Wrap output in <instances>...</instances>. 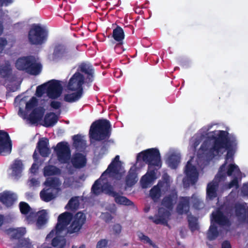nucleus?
<instances>
[{"label":"nucleus","instance_id":"59","mask_svg":"<svg viewBox=\"0 0 248 248\" xmlns=\"http://www.w3.org/2000/svg\"><path fill=\"white\" fill-rule=\"evenodd\" d=\"M108 242L106 239H101L97 243L96 248H105L108 246Z\"/></svg>","mask_w":248,"mask_h":248},{"label":"nucleus","instance_id":"43","mask_svg":"<svg viewBox=\"0 0 248 248\" xmlns=\"http://www.w3.org/2000/svg\"><path fill=\"white\" fill-rule=\"evenodd\" d=\"M187 221L189 228L191 232H194L199 229L198 219L196 217L192 215H188Z\"/></svg>","mask_w":248,"mask_h":248},{"label":"nucleus","instance_id":"31","mask_svg":"<svg viewBox=\"0 0 248 248\" xmlns=\"http://www.w3.org/2000/svg\"><path fill=\"white\" fill-rule=\"evenodd\" d=\"M125 184L128 187L134 186L138 181V175L135 169L130 168L125 177Z\"/></svg>","mask_w":248,"mask_h":248},{"label":"nucleus","instance_id":"29","mask_svg":"<svg viewBox=\"0 0 248 248\" xmlns=\"http://www.w3.org/2000/svg\"><path fill=\"white\" fill-rule=\"evenodd\" d=\"M58 117L54 112L47 113L44 119L43 125L46 127H50L54 126L58 122Z\"/></svg>","mask_w":248,"mask_h":248},{"label":"nucleus","instance_id":"21","mask_svg":"<svg viewBox=\"0 0 248 248\" xmlns=\"http://www.w3.org/2000/svg\"><path fill=\"white\" fill-rule=\"evenodd\" d=\"M73 166L76 169H81L85 167L87 163L86 156L80 153H75L71 160Z\"/></svg>","mask_w":248,"mask_h":248},{"label":"nucleus","instance_id":"39","mask_svg":"<svg viewBox=\"0 0 248 248\" xmlns=\"http://www.w3.org/2000/svg\"><path fill=\"white\" fill-rule=\"evenodd\" d=\"M11 233V237L14 239H20L26 233L25 228H18L17 229H9Z\"/></svg>","mask_w":248,"mask_h":248},{"label":"nucleus","instance_id":"53","mask_svg":"<svg viewBox=\"0 0 248 248\" xmlns=\"http://www.w3.org/2000/svg\"><path fill=\"white\" fill-rule=\"evenodd\" d=\"M37 212L30 211L26 217V220L29 224H32L36 221Z\"/></svg>","mask_w":248,"mask_h":248},{"label":"nucleus","instance_id":"47","mask_svg":"<svg viewBox=\"0 0 248 248\" xmlns=\"http://www.w3.org/2000/svg\"><path fill=\"white\" fill-rule=\"evenodd\" d=\"M102 192L106 194L114 197L117 196L118 193L114 191L113 186L107 183L102 186Z\"/></svg>","mask_w":248,"mask_h":248},{"label":"nucleus","instance_id":"13","mask_svg":"<svg viewBox=\"0 0 248 248\" xmlns=\"http://www.w3.org/2000/svg\"><path fill=\"white\" fill-rule=\"evenodd\" d=\"M170 216L169 211L164 208H159L158 213L154 217L150 216L149 218L155 224H162L168 226V219Z\"/></svg>","mask_w":248,"mask_h":248},{"label":"nucleus","instance_id":"3","mask_svg":"<svg viewBox=\"0 0 248 248\" xmlns=\"http://www.w3.org/2000/svg\"><path fill=\"white\" fill-rule=\"evenodd\" d=\"M141 159L148 165V168H155V167H157V169H159L161 167V155L157 148L148 149L139 153L137 160L139 161Z\"/></svg>","mask_w":248,"mask_h":248},{"label":"nucleus","instance_id":"22","mask_svg":"<svg viewBox=\"0 0 248 248\" xmlns=\"http://www.w3.org/2000/svg\"><path fill=\"white\" fill-rule=\"evenodd\" d=\"M49 142L47 138L40 139L37 145V148L40 155L43 157H47L50 154V150L48 147Z\"/></svg>","mask_w":248,"mask_h":248},{"label":"nucleus","instance_id":"23","mask_svg":"<svg viewBox=\"0 0 248 248\" xmlns=\"http://www.w3.org/2000/svg\"><path fill=\"white\" fill-rule=\"evenodd\" d=\"M112 36L118 43L115 46V49L117 51L118 48L121 47L125 35L123 29L119 26H117L113 30Z\"/></svg>","mask_w":248,"mask_h":248},{"label":"nucleus","instance_id":"6","mask_svg":"<svg viewBox=\"0 0 248 248\" xmlns=\"http://www.w3.org/2000/svg\"><path fill=\"white\" fill-rule=\"evenodd\" d=\"M52 54L53 60H64L67 61L71 59L74 54L65 46L62 44H57L55 46Z\"/></svg>","mask_w":248,"mask_h":248},{"label":"nucleus","instance_id":"20","mask_svg":"<svg viewBox=\"0 0 248 248\" xmlns=\"http://www.w3.org/2000/svg\"><path fill=\"white\" fill-rule=\"evenodd\" d=\"M34 56L30 55L18 58L15 63L16 67L19 70L26 72Z\"/></svg>","mask_w":248,"mask_h":248},{"label":"nucleus","instance_id":"5","mask_svg":"<svg viewBox=\"0 0 248 248\" xmlns=\"http://www.w3.org/2000/svg\"><path fill=\"white\" fill-rule=\"evenodd\" d=\"M226 165L227 162L225 161L219 167L218 171L215 176V179L218 181H224L227 176H231L241 172L239 167L236 165L230 164L227 168Z\"/></svg>","mask_w":248,"mask_h":248},{"label":"nucleus","instance_id":"16","mask_svg":"<svg viewBox=\"0 0 248 248\" xmlns=\"http://www.w3.org/2000/svg\"><path fill=\"white\" fill-rule=\"evenodd\" d=\"M211 216V223H216L220 226H229L230 225L229 218L220 210L213 212Z\"/></svg>","mask_w":248,"mask_h":248},{"label":"nucleus","instance_id":"48","mask_svg":"<svg viewBox=\"0 0 248 248\" xmlns=\"http://www.w3.org/2000/svg\"><path fill=\"white\" fill-rule=\"evenodd\" d=\"M79 207V202L75 198H72L65 206V209L74 211L77 210Z\"/></svg>","mask_w":248,"mask_h":248},{"label":"nucleus","instance_id":"8","mask_svg":"<svg viewBox=\"0 0 248 248\" xmlns=\"http://www.w3.org/2000/svg\"><path fill=\"white\" fill-rule=\"evenodd\" d=\"M86 220L84 213L78 212L73 217V221L67 229V233L72 234L78 232L82 228Z\"/></svg>","mask_w":248,"mask_h":248},{"label":"nucleus","instance_id":"60","mask_svg":"<svg viewBox=\"0 0 248 248\" xmlns=\"http://www.w3.org/2000/svg\"><path fill=\"white\" fill-rule=\"evenodd\" d=\"M7 44V41L6 38L0 37V52H1L4 49L5 46Z\"/></svg>","mask_w":248,"mask_h":248},{"label":"nucleus","instance_id":"10","mask_svg":"<svg viewBox=\"0 0 248 248\" xmlns=\"http://www.w3.org/2000/svg\"><path fill=\"white\" fill-rule=\"evenodd\" d=\"M56 152L58 160L62 163H66L70 159L71 151L67 143L59 142L54 149Z\"/></svg>","mask_w":248,"mask_h":248},{"label":"nucleus","instance_id":"35","mask_svg":"<svg viewBox=\"0 0 248 248\" xmlns=\"http://www.w3.org/2000/svg\"><path fill=\"white\" fill-rule=\"evenodd\" d=\"M12 73V69L9 64L0 66V77L4 79L9 78Z\"/></svg>","mask_w":248,"mask_h":248},{"label":"nucleus","instance_id":"4","mask_svg":"<svg viewBox=\"0 0 248 248\" xmlns=\"http://www.w3.org/2000/svg\"><path fill=\"white\" fill-rule=\"evenodd\" d=\"M47 37V31L38 24H33L28 32V41L31 45L41 46L46 42Z\"/></svg>","mask_w":248,"mask_h":248},{"label":"nucleus","instance_id":"56","mask_svg":"<svg viewBox=\"0 0 248 248\" xmlns=\"http://www.w3.org/2000/svg\"><path fill=\"white\" fill-rule=\"evenodd\" d=\"M37 105V99L35 97H32L26 104V108L27 110H31L34 108Z\"/></svg>","mask_w":248,"mask_h":248},{"label":"nucleus","instance_id":"11","mask_svg":"<svg viewBox=\"0 0 248 248\" xmlns=\"http://www.w3.org/2000/svg\"><path fill=\"white\" fill-rule=\"evenodd\" d=\"M47 83V95L51 99L59 97L62 91V87L60 81L55 79L49 81Z\"/></svg>","mask_w":248,"mask_h":248},{"label":"nucleus","instance_id":"26","mask_svg":"<svg viewBox=\"0 0 248 248\" xmlns=\"http://www.w3.org/2000/svg\"><path fill=\"white\" fill-rule=\"evenodd\" d=\"M120 156L118 155L115 156L111 162L108 165L107 169L102 174L101 177H103L104 176L109 174L111 172L114 173H117L119 170L117 169L118 166L121 163L120 160Z\"/></svg>","mask_w":248,"mask_h":248},{"label":"nucleus","instance_id":"57","mask_svg":"<svg viewBox=\"0 0 248 248\" xmlns=\"http://www.w3.org/2000/svg\"><path fill=\"white\" fill-rule=\"evenodd\" d=\"M139 239L141 241H143L144 243H148L150 246L152 245L153 243V241L150 239V238L145 235H144L143 233L140 232L138 235Z\"/></svg>","mask_w":248,"mask_h":248},{"label":"nucleus","instance_id":"1","mask_svg":"<svg viewBox=\"0 0 248 248\" xmlns=\"http://www.w3.org/2000/svg\"><path fill=\"white\" fill-rule=\"evenodd\" d=\"M213 145L209 150V152L215 157L221 152V150L225 149L227 153L225 156V161L230 159L233 160V148H236L237 144L236 137L233 135L229 136V133L226 131L220 130L217 137H213Z\"/></svg>","mask_w":248,"mask_h":248},{"label":"nucleus","instance_id":"2","mask_svg":"<svg viewBox=\"0 0 248 248\" xmlns=\"http://www.w3.org/2000/svg\"><path fill=\"white\" fill-rule=\"evenodd\" d=\"M111 133L110 122L107 119H99L92 124L89 130V137L96 141H101L108 139Z\"/></svg>","mask_w":248,"mask_h":248},{"label":"nucleus","instance_id":"9","mask_svg":"<svg viewBox=\"0 0 248 248\" xmlns=\"http://www.w3.org/2000/svg\"><path fill=\"white\" fill-rule=\"evenodd\" d=\"M12 143L9 134L0 130V155L6 156L11 153Z\"/></svg>","mask_w":248,"mask_h":248},{"label":"nucleus","instance_id":"52","mask_svg":"<svg viewBox=\"0 0 248 248\" xmlns=\"http://www.w3.org/2000/svg\"><path fill=\"white\" fill-rule=\"evenodd\" d=\"M19 206L20 212L24 215H27L31 210L30 205L25 202H20Z\"/></svg>","mask_w":248,"mask_h":248},{"label":"nucleus","instance_id":"36","mask_svg":"<svg viewBox=\"0 0 248 248\" xmlns=\"http://www.w3.org/2000/svg\"><path fill=\"white\" fill-rule=\"evenodd\" d=\"M46 186L49 187L48 188L59 190V187L61 185V183L59 179L54 177L47 178L45 182Z\"/></svg>","mask_w":248,"mask_h":248},{"label":"nucleus","instance_id":"44","mask_svg":"<svg viewBox=\"0 0 248 248\" xmlns=\"http://www.w3.org/2000/svg\"><path fill=\"white\" fill-rule=\"evenodd\" d=\"M23 170V164L20 160H16L13 164L12 170L13 174L18 176L21 173Z\"/></svg>","mask_w":248,"mask_h":248},{"label":"nucleus","instance_id":"28","mask_svg":"<svg viewBox=\"0 0 248 248\" xmlns=\"http://www.w3.org/2000/svg\"><path fill=\"white\" fill-rule=\"evenodd\" d=\"M42 68L41 64L39 62H37L34 57L26 72L31 75L36 76L40 73Z\"/></svg>","mask_w":248,"mask_h":248},{"label":"nucleus","instance_id":"7","mask_svg":"<svg viewBox=\"0 0 248 248\" xmlns=\"http://www.w3.org/2000/svg\"><path fill=\"white\" fill-rule=\"evenodd\" d=\"M84 76L76 72L70 78L67 85V89L71 91H81L83 93V85L84 83Z\"/></svg>","mask_w":248,"mask_h":248},{"label":"nucleus","instance_id":"50","mask_svg":"<svg viewBox=\"0 0 248 248\" xmlns=\"http://www.w3.org/2000/svg\"><path fill=\"white\" fill-rule=\"evenodd\" d=\"M101 184L99 179L95 181L92 186V192L96 195H98L102 192V186L101 187Z\"/></svg>","mask_w":248,"mask_h":248},{"label":"nucleus","instance_id":"61","mask_svg":"<svg viewBox=\"0 0 248 248\" xmlns=\"http://www.w3.org/2000/svg\"><path fill=\"white\" fill-rule=\"evenodd\" d=\"M50 106L54 109H58L61 107V103L60 102L57 101H52L50 104Z\"/></svg>","mask_w":248,"mask_h":248},{"label":"nucleus","instance_id":"58","mask_svg":"<svg viewBox=\"0 0 248 248\" xmlns=\"http://www.w3.org/2000/svg\"><path fill=\"white\" fill-rule=\"evenodd\" d=\"M204 205L203 202L200 200L195 198L193 201V206L196 209H201L203 208Z\"/></svg>","mask_w":248,"mask_h":248},{"label":"nucleus","instance_id":"64","mask_svg":"<svg viewBox=\"0 0 248 248\" xmlns=\"http://www.w3.org/2000/svg\"><path fill=\"white\" fill-rule=\"evenodd\" d=\"M102 215L103 216L104 220L106 222H108L110 221L113 218L112 216L109 213H107V212L104 213H103Z\"/></svg>","mask_w":248,"mask_h":248},{"label":"nucleus","instance_id":"33","mask_svg":"<svg viewBox=\"0 0 248 248\" xmlns=\"http://www.w3.org/2000/svg\"><path fill=\"white\" fill-rule=\"evenodd\" d=\"M71 93L65 94L64 95V101L68 103H73L79 100L82 96L83 93L81 91H75Z\"/></svg>","mask_w":248,"mask_h":248},{"label":"nucleus","instance_id":"41","mask_svg":"<svg viewBox=\"0 0 248 248\" xmlns=\"http://www.w3.org/2000/svg\"><path fill=\"white\" fill-rule=\"evenodd\" d=\"M60 172V169L53 165H48L44 168V175L45 176H50L58 174Z\"/></svg>","mask_w":248,"mask_h":248},{"label":"nucleus","instance_id":"15","mask_svg":"<svg viewBox=\"0 0 248 248\" xmlns=\"http://www.w3.org/2000/svg\"><path fill=\"white\" fill-rule=\"evenodd\" d=\"M234 210L235 216L239 219L240 222H245L246 220V213L248 210L246 203H235L233 206L231 207V210Z\"/></svg>","mask_w":248,"mask_h":248},{"label":"nucleus","instance_id":"42","mask_svg":"<svg viewBox=\"0 0 248 248\" xmlns=\"http://www.w3.org/2000/svg\"><path fill=\"white\" fill-rule=\"evenodd\" d=\"M218 234L219 232L217 226L214 223H211L207 233L208 240L212 241L216 239L218 236Z\"/></svg>","mask_w":248,"mask_h":248},{"label":"nucleus","instance_id":"62","mask_svg":"<svg viewBox=\"0 0 248 248\" xmlns=\"http://www.w3.org/2000/svg\"><path fill=\"white\" fill-rule=\"evenodd\" d=\"M113 231L115 234H120L122 231V226L119 224H116L113 227Z\"/></svg>","mask_w":248,"mask_h":248},{"label":"nucleus","instance_id":"19","mask_svg":"<svg viewBox=\"0 0 248 248\" xmlns=\"http://www.w3.org/2000/svg\"><path fill=\"white\" fill-rule=\"evenodd\" d=\"M158 169L148 168L147 173L143 176L141 180V182L143 187H146L148 185L156 179V172Z\"/></svg>","mask_w":248,"mask_h":248},{"label":"nucleus","instance_id":"37","mask_svg":"<svg viewBox=\"0 0 248 248\" xmlns=\"http://www.w3.org/2000/svg\"><path fill=\"white\" fill-rule=\"evenodd\" d=\"M41 200L45 202H49L55 198V195L50 191V188L43 189L40 193Z\"/></svg>","mask_w":248,"mask_h":248},{"label":"nucleus","instance_id":"55","mask_svg":"<svg viewBox=\"0 0 248 248\" xmlns=\"http://www.w3.org/2000/svg\"><path fill=\"white\" fill-rule=\"evenodd\" d=\"M226 186L228 189H231L232 187H234L235 189L238 188L239 185L238 177L234 176L231 182L226 185Z\"/></svg>","mask_w":248,"mask_h":248},{"label":"nucleus","instance_id":"24","mask_svg":"<svg viewBox=\"0 0 248 248\" xmlns=\"http://www.w3.org/2000/svg\"><path fill=\"white\" fill-rule=\"evenodd\" d=\"M44 113L45 109L43 107L36 108L30 114L29 120L32 124H36L42 119Z\"/></svg>","mask_w":248,"mask_h":248},{"label":"nucleus","instance_id":"18","mask_svg":"<svg viewBox=\"0 0 248 248\" xmlns=\"http://www.w3.org/2000/svg\"><path fill=\"white\" fill-rule=\"evenodd\" d=\"M220 182L218 181L215 178L212 182L208 184L206 187L207 199L209 200H213L217 197L219 183Z\"/></svg>","mask_w":248,"mask_h":248},{"label":"nucleus","instance_id":"63","mask_svg":"<svg viewBox=\"0 0 248 248\" xmlns=\"http://www.w3.org/2000/svg\"><path fill=\"white\" fill-rule=\"evenodd\" d=\"M241 193L244 196L248 197V183L244 184L241 189Z\"/></svg>","mask_w":248,"mask_h":248},{"label":"nucleus","instance_id":"38","mask_svg":"<svg viewBox=\"0 0 248 248\" xmlns=\"http://www.w3.org/2000/svg\"><path fill=\"white\" fill-rule=\"evenodd\" d=\"M162 179V181H159L158 182L157 186H158L163 191L166 192L170 189V177L168 174L164 175Z\"/></svg>","mask_w":248,"mask_h":248},{"label":"nucleus","instance_id":"14","mask_svg":"<svg viewBox=\"0 0 248 248\" xmlns=\"http://www.w3.org/2000/svg\"><path fill=\"white\" fill-rule=\"evenodd\" d=\"M190 197H180L176 208V212L180 215L187 214L189 212L190 207Z\"/></svg>","mask_w":248,"mask_h":248},{"label":"nucleus","instance_id":"46","mask_svg":"<svg viewBox=\"0 0 248 248\" xmlns=\"http://www.w3.org/2000/svg\"><path fill=\"white\" fill-rule=\"evenodd\" d=\"M66 241L65 239L61 236H56L53 238L51 245L54 247L58 248H63L65 245Z\"/></svg>","mask_w":248,"mask_h":248},{"label":"nucleus","instance_id":"45","mask_svg":"<svg viewBox=\"0 0 248 248\" xmlns=\"http://www.w3.org/2000/svg\"><path fill=\"white\" fill-rule=\"evenodd\" d=\"M114 198L115 202L117 204L128 206L134 204L133 202L126 197L120 196L118 193H117V196Z\"/></svg>","mask_w":248,"mask_h":248},{"label":"nucleus","instance_id":"40","mask_svg":"<svg viewBox=\"0 0 248 248\" xmlns=\"http://www.w3.org/2000/svg\"><path fill=\"white\" fill-rule=\"evenodd\" d=\"M161 195V190L158 186H154L150 191V196L151 199L155 202H157L160 199Z\"/></svg>","mask_w":248,"mask_h":248},{"label":"nucleus","instance_id":"49","mask_svg":"<svg viewBox=\"0 0 248 248\" xmlns=\"http://www.w3.org/2000/svg\"><path fill=\"white\" fill-rule=\"evenodd\" d=\"M73 144L76 148L82 147L85 145V141L82 140L80 135H75L73 137Z\"/></svg>","mask_w":248,"mask_h":248},{"label":"nucleus","instance_id":"27","mask_svg":"<svg viewBox=\"0 0 248 248\" xmlns=\"http://www.w3.org/2000/svg\"><path fill=\"white\" fill-rule=\"evenodd\" d=\"M16 200L14 194L9 191H4L0 194V202L7 206L13 205Z\"/></svg>","mask_w":248,"mask_h":248},{"label":"nucleus","instance_id":"12","mask_svg":"<svg viewBox=\"0 0 248 248\" xmlns=\"http://www.w3.org/2000/svg\"><path fill=\"white\" fill-rule=\"evenodd\" d=\"M73 214L65 212L60 214L58 217V222L55 226L57 232H61L65 229L73 219Z\"/></svg>","mask_w":248,"mask_h":248},{"label":"nucleus","instance_id":"34","mask_svg":"<svg viewBox=\"0 0 248 248\" xmlns=\"http://www.w3.org/2000/svg\"><path fill=\"white\" fill-rule=\"evenodd\" d=\"M181 156L179 154L172 153L170 155L167 159L169 166L172 169H176L180 162Z\"/></svg>","mask_w":248,"mask_h":248},{"label":"nucleus","instance_id":"54","mask_svg":"<svg viewBox=\"0 0 248 248\" xmlns=\"http://www.w3.org/2000/svg\"><path fill=\"white\" fill-rule=\"evenodd\" d=\"M47 93V83H44L36 88V94L38 97L42 96L45 93Z\"/></svg>","mask_w":248,"mask_h":248},{"label":"nucleus","instance_id":"32","mask_svg":"<svg viewBox=\"0 0 248 248\" xmlns=\"http://www.w3.org/2000/svg\"><path fill=\"white\" fill-rule=\"evenodd\" d=\"M47 213L45 210L37 212L36 225L38 229H41L47 221Z\"/></svg>","mask_w":248,"mask_h":248},{"label":"nucleus","instance_id":"25","mask_svg":"<svg viewBox=\"0 0 248 248\" xmlns=\"http://www.w3.org/2000/svg\"><path fill=\"white\" fill-rule=\"evenodd\" d=\"M177 199V193H172L163 198L161 202V205L169 210H172Z\"/></svg>","mask_w":248,"mask_h":248},{"label":"nucleus","instance_id":"51","mask_svg":"<svg viewBox=\"0 0 248 248\" xmlns=\"http://www.w3.org/2000/svg\"><path fill=\"white\" fill-rule=\"evenodd\" d=\"M209 143L208 141H204L200 148L199 154L204 155L209 154L210 156H212V155L209 152V150L211 148L209 149Z\"/></svg>","mask_w":248,"mask_h":248},{"label":"nucleus","instance_id":"17","mask_svg":"<svg viewBox=\"0 0 248 248\" xmlns=\"http://www.w3.org/2000/svg\"><path fill=\"white\" fill-rule=\"evenodd\" d=\"M185 172L187 178L192 184H195L198 179L199 173L196 168L189 160L186 166Z\"/></svg>","mask_w":248,"mask_h":248},{"label":"nucleus","instance_id":"30","mask_svg":"<svg viewBox=\"0 0 248 248\" xmlns=\"http://www.w3.org/2000/svg\"><path fill=\"white\" fill-rule=\"evenodd\" d=\"M81 72L87 75V79L89 82H92L93 80L94 70L92 65L86 63H82L79 67Z\"/></svg>","mask_w":248,"mask_h":248}]
</instances>
